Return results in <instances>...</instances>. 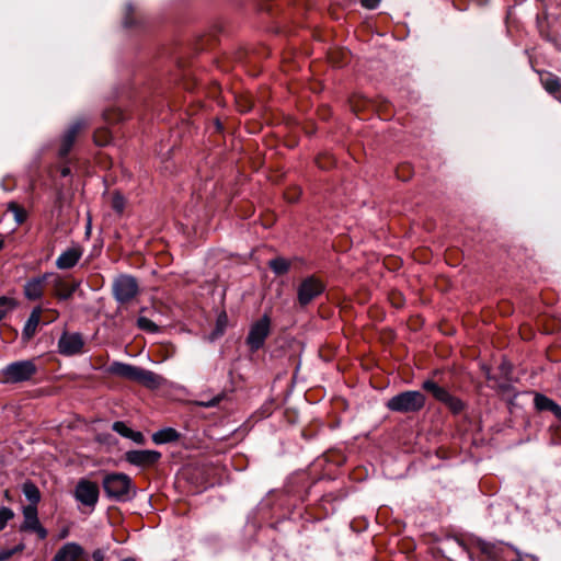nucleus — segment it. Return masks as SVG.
I'll list each match as a JSON object with an SVG mask.
<instances>
[{"label":"nucleus","mask_w":561,"mask_h":561,"mask_svg":"<svg viewBox=\"0 0 561 561\" xmlns=\"http://www.w3.org/2000/svg\"><path fill=\"white\" fill-rule=\"evenodd\" d=\"M103 489L108 499L117 502H127L136 493L131 479L121 472L106 474L103 479Z\"/></svg>","instance_id":"nucleus-1"},{"label":"nucleus","mask_w":561,"mask_h":561,"mask_svg":"<svg viewBox=\"0 0 561 561\" xmlns=\"http://www.w3.org/2000/svg\"><path fill=\"white\" fill-rule=\"evenodd\" d=\"M425 402L426 398L421 391L408 390L390 398L386 407L390 411L398 413H414L422 410Z\"/></svg>","instance_id":"nucleus-2"},{"label":"nucleus","mask_w":561,"mask_h":561,"mask_svg":"<svg viewBox=\"0 0 561 561\" xmlns=\"http://www.w3.org/2000/svg\"><path fill=\"white\" fill-rule=\"evenodd\" d=\"M37 373L34 359L16 360L8 364L1 370L3 381L7 383H20L28 381Z\"/></svg>","instance_id":"nucleus-3"},{"label":"nucleus","mask_w":561,"mask_h":561,"mask_svg":"<svg viewBox=\"0 0 561 561\" xmlns=\"http://www.w3.org/2000/svg\"><path fill=\"white\" fill-rule=\"evenodd\" d=\"M139 291L137 279L130 275H119L113 283V295L121 302H129Z\"/></svg>","instance_id":"nucleus-4"},{"label":"nucleus","mask_w":561,"mask_h":561,"mask_svg":"<svg viewBox=\"0 0 561 561\" xmlns=\"http://www.w3.org/2000/svg\"><path fill=\"white\" fill-rule=\"evenodd\" d=\"M423 389L431 392L439 402L444 403L453 413L458 414L463 410V403L457 397H454L445 388L438 386L433 380H425Z\"/></svg>","instance_id":"nucleus-5"},{"label":"nucleus","mask_w":561,"mask_h":561,"mask_svg":"<svg viewBox=\"0 0 561 561\" xmlns=\"http://www.w3.org/2000/svg\"><path fill=\"white\" fill-rule=\"evenodd\" d=\"M324 284L316 276H308L297 288V299L301 307L309 305L324 290Z\"/></svg>","instance_id":"nucleus-6"},{"label":"nucleus","mask_w":561,"mask_h":561,"mask_svg":"<svg viewBox=\"0 0 561 561\" xmlns=\"http://www.w3.org/2000/svg\"><path fill=\"white\" fill-rule=\"evenodd\" d=\"M21 531L34 533L38 539L43 540L48 533L38 519L37 508L34 505H27L23 508V523L20 526Z\"/></svg>","instance_id":"nucleus-7"},{"label":"nucleus","mask_w":561,"mask_h":561,"mask_svg":"<svg viewBox=\"0 0 561 561\" xmlns=\"http://www.w3.org/2000/svg\"><path fill=\"white\" fill-rule=\"evenodd\" d=\"M270 325L271 321L266 314L252 324L247 337V343L252 351H256L263 346L270 333Z\"/></svg>","instance_id":"nucleus-8"},{"label":"nucleus","mask_w":561,"mask_h":561,"mask_svg":"<svg viewBox=\"0 0 561 561\" xmlns=\"http://www.w3.org/2000/svg\"><path fill=\"white\" fill-rule=\"evenodd\" d=\"M99 486L95 482L81 479L75 489V497L85 506L94 507L99 500Z\"/></svg>","instance_id":"nucleus-9"},{"label":"nucleus","mask_w":561,"mask_h":561,"mask_svg":"<svg viewBox=\"0 0 561 561\" xmlns=\"http://www.w3.org/2000/svg\"><path fill=\"white\" fill-rule=\"evenodd\" d=\"M83 337L77 332H64L58 340V352L65 356H73L82 352Z\"/></svg>","instance_id":"nucleus-10"},{"label":"nucleus","mask_w":561,"mask_h":561,"mask_svg":"<svg viewBox=\"0 0 561 561\" xmlns=\"http://www.w3.org/2000/svg\"><path fill=\"white\" fill-rule=\"evenodd\" d=\"M49 282L54 287V295L60 300L69 299L80 286V282H68L57 273L49 272Z\"/></svg>","instance_id":"nucleus-11"},{"label":"nucleus","mask_w":561,"mask_h":561,"mask_svg":"<svg viewBox=\"0 0 561 561\" xmlns=\"http://www.w3.org/2000/svg\"><path fill=\"white\" fill-rule=\"evenodd\" d=\"M88 125L87 121L83 118L76 119L70 126L66 129L61 137L60 146L58 149V156L60 158H65L70 152L78 134Z\"/></svg>","instance_id":"nucleus-12"},{"label":"nucleus","mask_w":561,"mask_h":561,"mask_svg":"<svg viewBox=\"0 0 561 561\" xmlns=\"http://www.w3.org/2000/svg\"><path fill=\"white\" fill-rule=\"evenodd\" d=\"M161 458V453L157 450H129L125 454L127 462L138 467H149L154 465Z\"/></svg>","instance_id":"nucleus-13"},{"label":"nucleus","mask_w":561,"mask_h":561,"mask_svg":"<svg viewBox=\"0 0 561 561\" xmlns=\"http://www.w3.org/2000/svg\"><path fill=\"white\" fill-rule=\"evenodd\" d=\"M49 279V275L44 273L41 276L28 279L23 288L24 296L28 300H38L44 294V284Z\"/></svg>","instance_id":"nucleus-14"},{"label":"nucleus","mask_w":561,"mask_h":561,"mask_svg":"<svg viewBox=\"0 0 561 561\" xmlns=\"http://www.w3.org/2000/svg\"><path fill=\"white\" fill-rule=\"evenodd\" d=\"M84 549L77 542L65 543L55 554L53 561H81Z\"/></svg>","instance_id":"nucleus-15"},{"label":"nucleus","mask_w":561,"mask_h":561,"mask_svg":"<svg viewBox=\"0 0 561 561\" xmlns=\"http://www.w3.org/2000/svg\"><path fill=\"white\" fill-rule=\"evenodd\" d=\"M82 256V250L79 247H72L64 251L56 260V266L59 270H69L77 265Z\"/></svg>","instance_id":"nucleus-16"},{"label":"nucleus","mask_w":561,"mask_h":561,"mask_svg":"<svg viewBox=\"0 0 561 561\" xmlns=\"http://www.w3.org/2000/svg\"><path fill=\"white\" fill-rule=\"evenodd\" d=\"M139 369L140 367L122 362H113L108 367V371L112 375L118 376L130 381L137 380Z\"/></svg>","instance_id":"nucleus-17"},{"label":"nucleus","mask_w":561,"mask_h":561,"mask_svg":"<svg viewBox=\"0 0 561 561\" xmlns=\"http://www.w3.org/2000/svg\"><path fill=\"white\" fill-rule=\"evenodd\" d=\"M41 316H42V308L41 307H35L27 321L25 322L24 324V328L22 330V339L23 341L27 342L30 341L36 333V330H37V327L39 324V321H41Z\"/></svg>","instance_id":"nucleus-18"},{"label":"nucleus","mask_w":561,"mask_h":561,"mask_svg":"<svg viewBox=\"0 0 561 561\" xmlns=\"http://www.w3.org/2000/svg\"><path fill=\"white\" fill-rule=\"evenodd\" d=\"M540 82L545 90L561 102V80L550 72L540 76Z\"/></svg>","instance_id":"nucleus-19"},{"label":"nucleus","mask_w":561,"mask_h":561,"mask_svg":"<svg viewBox=\"0 0 561 561\" xmlns=\"http://www.w3.org/2000/svg\"><path fill=\"white\" fill-rule=\"evenodd\" d=\"M136 382L149 389H157L163 385L164 378L151 370L140 367Z\"/></svg>","instance_id":"nucleus-20"},{"label":"nucleus","mask_w":561,"mask_h":561,"mask_svg":"<svg viewBox=\"0 0 561 561\" xmlns=\"http://www.w3.org/2000/svg\"><path fill=\"white\" fill-rule=\"evenodd\" d=\"M535 407L539 411H550L558 419H561V407L556 403L553 400L549 399L543 394H536L535 397Z\"/></svg>","instance_id":"nucleus-21"},{"label":"nucleus","mask_w":561,"mask_h":561,"mask_svg":"<svg viewBox=\"0 0 561 561\" xmlns=\"http://www.w3.org/2000/svg\"><path fill=\"white\" fill-rule=\"evenodd\" d=\"M179 438V433L172 427H165L152 435V440L160 445L175 442Z\"/></svg>","instance_id":"nucleus-22"},{"label":"nucleus","mask_w":561,"mask_h":561,"mask_svg":"<svg viewBox=\"0 0 561 561\" xmlns=\"http://www.w3.org/2000/svg\"><path fill=\"white\" fill-rule=\"evenodd\" d=\"M8 211L13 215L14 221L16 226L22 225L27 218V211L25 208L16 204L15 202H10L7 207Z\"/></svg>","instance_id":"nucleus-23"},{"label":"nucleus","mask_w":561,"mask_h":561,"mask_svg":"<svg viewBox=\"0 0 561 561\" xmlns=\"http://www.w3.org/2000/svg\"><path fill=\"white\" fill-rule=\"evenodd\" d=\"M22 490H23V494L25 495V497L31 502V505L36 506V504L41 500V494H39L38 488L32 482H25L23 484Z\"/></svg>","instance_id":"nucleus-24"},{"label":"nucleus","mask_w":561,"mask_h":561,"mask_svg":"<svg viewBox=\"0 0 561 561\" xmlns=\"http://www.w3.org/2000/svg\"><path fill=\"white\" fill-rule=\"evenodd\" d=\"M268 266L276 275H284L289 271L290 262L284 257H276L268 262Z\"/></svg>","instance_id":"nucleus-25"},{"label":"nucleus","mask_w":561,"mask_h":561,"mask_svg":"<svg viewBox=\"0 0 561 561\" xmlns=\"http://www.w3.org/2000/svg\"><path fill=\"white\" fill-rule=\"evenodd\" d=\"M137 325L139 329L147 331V332H151V333L158 332V325L153 321H151L150 319H148L146 317H139L137 319Z\"/></svg>","instance_id":"nucleus-26"},{"label":"nucleus","mask_w":561,"mask_h":561,"mask_svg":"<svg viewBox=\"0 0 561 561\" xmlns=\"http://www.w3.org/2000/svg\"><path fill=\"white\" fill-rule=\"evenodd\" d=\"M13 516H14V513L11 508H9V507L0 508V530H2L7 526L8 522L10 519H12Z\"/></svg>","instance_id":"nucleus-27"},{"label":"nucleus","mask_w":561,"mask_h":561,"mask_svg":"<svg viewBox=\"0 0 561 561\" xmlns=\"http://www.w3.org/2000/svg\"><path fill=\"white\" fill-rule=\"evenodd\" d=\"M226 324H227V314L224 312V313L219 314V317L217 319L216 330L213 333V336L215 337V336L221 335L225 331Z\"/></svg>","instance_id":"nucleus-28"},{"label":"nucleus","mask_w":561,"mask_h":561,"mask_svg":"<svg viewBox=\"0 0 561 561\" xmlns=\"http://www.w3.org/2000/svg\"><path fill=\"white\" fill-rule=\"evenodd\" d=\"M113 431L122 435L123 437H128L129 432L131 428H129L124 422L117 421L114 422L112 425Z\"/></svg>","instance_id":"nucleus-29"},{"label":"nucleus","mask_w":561,"mask_h":561,"mask_svg":"<svg viewBox=\"0 0 561 561\" xmlns=\"http://www.w3.org/2000/svg\"><path fill=\"white\" fill-rule=\"evenodd\" d=\"M221 399L222 396L218 394L208 401H199L198 404L204 408H213L216 407L221 401Z\"/></svg>","instance_id":"nucleus-30"},{"label":"nucleus","mask_w":561,"mask_h":561,"mask_svg":"<svg viewBox=\"0 0 561 561\" xmlns=\"http://www.w3.org/2000/svg\"><path fill=\"white\" fill-rule=\"evenodd\" d=\"M133 442L137 444H144L145 443V436L141 432L133 431L130 430L128 437Z\"/></svg>","instance_id":"nucleus-31"},{"label":"nucleus","mask_w":561,"mask_h":561,"mask_svg":"<svg viewBox=\"0 0 561 561\" xmlns=\"http://www.w3.org/2000/svg\"><path fill=\"white\" fill-rule=\"evenodd\" d=\"M381 0H360V3L364 8L373 10L378 7Z\"/></svg>","instance_id":"nucleus-32"},{"label":"nucleus","mask_w":561,"mask_h":561,"mask_svg":"<svg viewBox=\"0 0 561 561\" xmlns=\"http://www.w3.org/2000/svg\"><path fill=\"white\" fill-rule=\"evenodd\" d=\"M113 207L114 209H116L117 211H122L123 208H124V201L121 196H115L114 199H113Z\"/></svg>","instance_id":"nucleus-33"},{"label":"nucleus","mask_w":561,"mask_h":561,"mask_svg":"<svg viewBox=\"0 0 561 561\" xmlns=\"http://www.w3.org/2000/svg\"><path fill=\"white\" fill-rule=\"evenodd\" d=\"M92 559L94 561H104L105 559V551L102 549H96L92 553Z\"/></svg>","instance_id":"nucleus-34"},{"label":"nucleus","mask_w":561,"mask_h":561,"mask_svg":"<svg viewBox=\"0 0 561 561\" xmlns=\"http://www.w3.org/2000/svg\"><path fill=\"white\" fill-rule=\"evenodd\" d=\"M5 306L9 309L14 306L13 300L8 297H0V307Z\"/></svg>","instance_id":"nucleus-35"},{"label":"nucleus","mask_w":561,"mask_h":561,"mask_svg":"<svg viewBox=\"0 0 561 561\" xmlns=\"http://www.w3.org/2000/svg\"><path fill=\"white\" fill-rule=\"evenodd\" d=\"M516 561H538V560L531 554L518 553V559Z\"/></svg>","instance_id":"nucleus-36"},{"label":"nucleus","mask_w":561,"mask_h":561,"mask_svg":"<svg viewBox=\"0 0 561 561\" xmlns=\"http://www.w3.org/2000/svg\"><path fill=\"white\" fill-rule=\"evenodd\" d=\"M12 556L11 551L0 550V561H4Z\"/></svg>","instance_id":"nucleus-37"},{"label":"nucleus","mask_w":561,"mask_h":561,"mask_svg":"<svg viewBox=\"0 0 561 561\" xmlns=\"http://www.w3.org/2000/svg\"><path fill=\"white\" fill-rule=\"evenodd\" d=\"M71 174V170L69 167H62L60 169V175L66 178V176H69Z\"/></svg>","instance_id":"nucleus-38"},{"label":"nucleus","mask_w":561,"mask_h":561,"mask_svg":"<svg viewBox=\"0 0 561 561\" xmlns=\"http://www.w3.org/2000/svg\"><path fill=\"white\" fill-rule=\"evenodd\" d=\"M5 314H7V310L0 309V321L5 317Z\"/></svg>","instance_id":"nucleus-39"},{"label":"nucleus","mask_w":561,"mask_h":561,"mask_svg":"<svg viewBox=\"0 0 561 561\" xmlns=\"http://www.w3.org/2000/svg\"><path fill=\"white\" fill-rule=\"evenodd\" d=\"M67 535H68V531H67V530H64V531H61V534H60V538H65V537H67Z\"/></svg>","instance_id":"nucleus-40"},{"label":"nucleus","mask_w":561,"mask_h":561,"mask_svg":"<svg viewBox=\"0 0 561 561\" xmlns=\"http://www.w3.org/2000/svg\"><path fill=\"white\" fill-rule=\"evenodd\" d=\"M124 24H125L126 26H130V25H131V23H130L127 19H125Z\"/></svg>","instance_id":"nucleus-41"},{"label":"nucleus","mask_w":561,"mask_h":561,"mask_svg":"<svg viewBox=\"0 0 561 561\" xmlns=\"http://www.w3.org/2000/svg\"><path fill=\"white\" fill-rule=\"evenodd\" d=\"M51 312L54 313V318L58 316V312L56 310H51Z\"/></svg>","instance_id":"nucleus-42"},{"label":"nucleus","mask_w":561,"mask_h":561,"mask_svg":"<svg viewBox=\"0 0 561 561\" xmlns=\"http://www.w3.org/2000/svg\"><path fill=\"white\" fill-rule=\"evenodd\" d=\"M127 10H128V11H130V10H131V5H130V4H128V5H127Z\"/></svg>","instance_id":"nucleus-43"},{"label":"nucleus","mask_w":561,"mask_h":561,"mask_svg":"<svg viewBox=\"0 0 561 561\" xmlns=\"http://www.w3.org/2000/svg\"><path fill=\"white\" fill-rule=\"evenodd\" d=\"M3 247V241H0V250L2 249Z\"/></svg>","instance_id":"nucleus-44"}]
</instances>
